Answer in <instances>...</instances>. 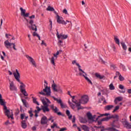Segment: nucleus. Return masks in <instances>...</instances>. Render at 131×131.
<instances>
[{
	"label": "nucleus",
	"instance_id": "1",
	"mask_svg": "<svg viewBox=\"0 0 131 131\" xmlns=\"http://www.w3.org/2000/svg\"><path fill=\"white\" fill-rule=\"evenodd\" d=\"M0 105L4 106V113L8 118H11V119H14L13 117V113L11 112L10 110H8V107L6 106V102L5 100L3 99V96L2 94H0Z\"/></svg>",
	"mask_w": 131,
	"mask_h": 131
},
{
	"label": "nucleus",
	"instance_id": "2",
	"mask_svg": "<svg viewBox=\"0 0 131 131\" xmlns=\"http://www.w3.org/2000/svg\"><path fill=\"white\" fill-rule=\"evenodd\" d=\"M41 101L43 105V106H41V110H42L44 113H46V112H49L50 108H49L48 104H51V103L50 100H49V99L47 98H41Z\"/></svg>",
	"mask_w": 131,
	"mask_h": 131
},
{
	"label": "nucleus",
	"instance_id": "3",
	"mask_svg": "<svg viewBox=\"0 0 131 131\" xmlns=\"http://www.w3.org/2000/svg\"><path fill=\"white\" fill-rule=\"evenodd\" d=\"M115 119L113 122L111 124V127L106 128V130L108 131H119L117 130L116 127H118L116 124H117V122L119 120V116L117 115H115V117L114 118Z\"/></svg>",
	"mask_w": 131,
	"mask_h": 131
},
{
	"label": "nucleus",
	"instance_id": "4",
	"mask_svg": "<svg viewBox=\"0 0 131 131\" xmlns=\"http://www.w3.org/2000/svg\"><path fill=\"white\" fill-rule=\"evenodd\" d=\"M13 75L16 80L18 81V82H19L20 84V91H24V90H25L26 85L24 84V83H23V82L20 81V73H19L18 70H16V73L15 72L13 73Z\"/></svg>",
	"mask_w": 131,
	"mask_h": 131
},
{
	"label": "nucleus",
	"instance_id": "5",
	"mask_svg": "<svg viewBox=\"0 0 131 131\" xmlns=\"http://www.w3.org/2000/svg\"><path fill=\"white\" fill-rule=\"evenodd\" d=\"M44 82L46 84V85L44 84L45 88L43 89V91L39 92V94L42 96H47V97H49V96H51V88L48 87V82H47V81L45 80Z\"/></svg>",
	"mask_w": 131,
	"mask_h": 131
},
{
	"label": "nucleus",
	"instance_id": "6",
	"mask_svg": "<svg viewBox=\"0 0 131 131\" xmlns=\"http://www.w3.org/2000/svg\"><path fill=\"white\" fill-rule=\"evenodd\" d=\"M4 46L6 49H12V46H13V49L15 51H17V49L16 48V45L15 43H11L9 41V40H7L4 42Z\"/></svg>",
	"mask_w": 131,
	"mask_h": 131
},
{
	"label": "nucleus",
	"instance_id": "7",
	"mask_svg": "<svg viewBox=\"0 0 131 131\" xmlns=\"http://www.w3.org/2000/svg\"><path fill=\"white\" fill-rule=\"evenodd\" d=\"M89 102V97L88 95H83L81 96V99L79 100V107H80V104H86Z\"/></svg>",
	"mask_w": 131,
	"mask_h": 131
},
{
	"label": "nucleus",
	"instance_id": "8",
	"mask_svg": "<svg viewBox=\"0 0 131 131\" xmlns=\"http://www.w3.org/2000/svg\"><path fill=\"white\" fill-rule=\"evenodd\" d=\"M56 17L57 23L59 24H63L64 25H66L67 24V23L63 19V17L59 16V15H57Z\"/></svg>",
	"mask_w": 131,
	"mask_h": 131
},
{
	"label": "nucleus",
	"instance_id": "9",
	"mask_svg": "<svg viewBox=\"0 0 131 131\" xmlns=\"http://www.w3.org/2000/svg\"><path fill=\"white\" fill-rule=\"evenodd\" d=\"M50 107L52 109V110L53 111L54 113H56V114H57V115H62V113L58 112L59 111V109L56 106H54V104H52L51 105H50Z\"/></svg>",
	"mask_w": 131,
	"mask_h": 131
},
{
	"label": "nucleus",
	"instance_id": "10",
	"mask_svg": "<svg viewBox=\"0 0 131 131\" xmlns=\"http://www.w3.org/2000/svg\"><path fill=\"white\" fill-rule=\"evenodd\" d=\"M52 88L54 92H60V93H62V89L60 87H58L57 89V84L56 83H54V84H52Z\"/></svg>",
	"mask_w": 131,
	"mask_h": 131
},
{
	"label": "nucleus",
	"instance_id": "11",
	"mask_svg": "<svg viewBox=\"0 0 131 131\" xmlns=\"http://www.w3.org/2000/svg\"><path fill=\"white\" fill-rule=\"evenodd\" d=\"M71 97L72 99V101L73 102V103H74L75 105H76V106L78 107V110H80V109H81V107H79L80 103H78V101L75 99V96H72L71 95Z\"/></svg>",
	"mask_w": 131,
	"mask_h": 131
},
{
	"label": "nucleus",
	"instance_id": "12",
	"mask_svg": "<svg viewBox=\"0 0 131 131\" xmlns=\"http://www.w3.org/2000/svg\"><path fill=\"white\" fill-rule=\"evenodd\" d=\"M57 38L58 39H66L67 37H68V35H63L62 34H59V32H57V33L56 34Z\"/></svg>",
	"mask_w": 131,
	"mask_h": 131
},
{
	"label": "nucleus",
	"instance_id": "13",
	"mask_svg": "<svg viewBox=\"0 0 131 131\" xmlns=\"http://www.w3.org/2000/svg\"><path fill=\"white\" fill-rule=\"evenodd\" d=\"M123 124L124 125L125 127H126V128L129 129L131 128V124L127 121V120L125 119L123 122Z\"/></svg>",
	"mask_w": 131,
	"mask_h": 131
},
{
	"label": "nucleus",
	"instance_id": "14",
	"mask_svg": "<svg viewBox=\"0 0 131 131\" xmlns=\"http://www.w3.org/2000/svg\"><path fill=\"white\" fill-rule=\"evenodd\" d=\"M26 58L30 61L31 63L34 66V67H36V63H35V61H34V59L29 55H27Z\"/></svg>",
	"mask_w": 131,
	"mask_h": 131
},
{
	"label": "nucleus",
	"instance_id": "15",
	"mask_svg": "<svg viewBox=\"0 0 131 131\" xmlns=\"http://www.w3.org/2000/svg\"><path fill=\"white\" fill-rule=\"evenodd\" d=\"M10 84V89L11 91H17V88L14 84V82L10 81L9 83Z\"/></svg>",
	"mask_w": 131,
	"mask_h": 131
},
{
	"label": "nucleus",
	"instance_id": "16",
	"mask_svg": "<svg viewBox=\"0 0 131 131\" xmlns=\"http://www.w3.org/2000/svg\"><path fill=\"white\" fill-rule=\"evenodd\" d=\"M79 75H80V76L82 75V76L84 77L85 79H86V80H87V81L89 82V83H91V84H93V82H92V81H91V80H90V79H89V78L86 77V75H85V74H82V72H81L79 73Z\"/></svg>",
	"mask_w": 131,
	"mask_h": 131
},
{
	"label": "nucleus",
	"instance_id": "17",
	"mask_svg": "<svg viewBox=\"0 0 131 131\" xmlns=\"http://www.w3.org/2000/svg\"><path fill=\"white\" fill-rule=\"evenodd\" d=\"M48 123V119L47 117L43 116L41 119V124H47Z\"/></svg>",
	"mask_w": 131,
	"mask_h": 131
},
{
	"label": "nucleus",
	"instance_id": "18",
	"mask_svg": "<svg viewBox=\"0 0 131 131\" xmlns=\"http://www.w3.org/2000/svg\"><path fill=\"white\" fill-rule=\"evenodd\" d=\"M21 101L23 102V105L26 107V108H29V103L27 102L26 100L21 99Z\"/></svg>",
	"mask_w": 131,
	"mask_h": 131
},
{
	"label": "nucleus",
	"instance_id": "19",
	"mask_svg": "<svg viewBox=\"0 0 131 131\" xmlns=\"http://www.w3.org/2000/svg\"><path fill=\"white\" fill-rule=\"evenodd\" d=\"M28 28L31 30L32 29L33 31H37V28L35 25H32V26H28Z\"/></svg>",
	"mask_w": 131,
	"mask_h": 131
},
{
	"label": "nucleus",
	"instance_id": "20",
	"mask_svg": "<svg viewBox=\"0 0 131 131\" xmlns=\"http://www.w3.org/2000/svg\"><path fill=\"white\" fill-rule=\"evenodd\" d=\"M81 127L84 131H90V127L86 126V125H81Z\"/></svg>",
	"mask_w": 131,
	"mask_h": 131
},
{
	"label": "nucleus",
	"instance_id": "21",
	"mask_svg": "<svg viewBox=\"0 0 131 131\" xmlns=\"http://www.w3.org/2000/svg\"><path fill=\"white\" fill-rule=\"evenodd\" d=\"M99 103H102L103 102V104H106L107 102H106V99H105V97L102 96L98 100Z\"/></svg>",
	"mask_w": 131,
	"mask_h": 131
},
{
	"label": "nucleus",
	"instance_id": "22",
	"mask_svg": "<svg viewBox=\"0 0 131 131\" xmlns=\"http://www.w3.org/2000/svg\"><path fill=\"white\" fill-rule=\"evenodd\" d=\"M121 45L124 51H126V50H127V46H126V45H125V43L124 42H121Z\"/></svg>",
	"mask_w": 131,
	"mask_h": 131
},
{
	"label": "nucleus",
	"instance_id": "23",
	"mask_svg": "<svg viewBox=\"0 0 131 131\" xmlns=\"http://www.w3.org/2000/svg\"><path fill=\"white\" fill-rule=\"evenodd\" d=\"M86 115H87V117H88L89 120L92 121V119H93V115H92L91 112H89L87 113Z\"/></svg>",
	"mask_w": 131,
	"mask_h": 131
},
{
	"label": "nucleus",
	"instance_id": "24",
	"mask_svg": "<svg viewBox=\"0 0 131 131\" xmlns=\"http://www.w3.org/2000/svg\"><path fill=\"white\" fill-rule=\"evenodd\" d=\"M122 100H123V97H118L115 99V104H117V102H116V101H118L119 102H120V101H122Z\"/></svg>",
	"mask_w": 131,
	"mask_h": 131
},
{
	"label": "nucleus",
	"instance_id": "25",
	"mask_svg": "<svg viewBox=\"0 0 131 131\" xmlns=\"http://www.w3.org/2000/svg\"><path fill=\"white\" fill-rule=\"evenodd\" d=\"M76 65L78 66V69H79V71H80L81 72H82V73H83L84 74H85V75H87L85 73V72H84V71H83L82 70V69H81V66H80V65H79V63H76Z\"/></svg>",
	"mask_w": 131,
	"mask_h": 131
},
{
	"label": "nucleus",
	"instance_id": "26",
	"mask_svg": "<svg viewBox=\"0 0 131 131\" xmlns=\"http://www.w3.org/2000/svg\"><path fill=\"white\" fill-rule=\"evenodd\" d=\"M24 118H25V120H27V119H28V116H25V114H21L20 115V119H22V120H23Z\"/></svg>",
	"mask_w": 131,
	"mask_h": 131
},
{
	"label": "nucleus",
	"instance_id": "27",
	"mask_svg": "<svg viewBox=\"0 0 131 131\" xmlns=\"http://www.w3.org/2000/svg\"><path fill=\"white\" fill-rule=\"evenodd\" d=\"M112 108H114V106L112 105H106L105 106V110H107V111H109V110H112Z\"/></svg>",
	"mask_w": 131,
	"mask_h": 131
},
{
	"label": "nucleus",
	"instance_id": "28",
	"mask_svg": "<svg viewBox=\"0 0 131 131\" xmlns=\"http://www.w3.org/2000/svg\"><path fill=\"white\" fill-rule=\"evenodd\" d=\"M66 113L67 115L68 116L69 119H71V118H72V115H70V111H69V110H67L66 111Z\"/></svg>",
	"mask_w": 131,
	"mask_h": 131
},
{
	"label": "nucleus",
	"instance_id": "29",
	"mask_svg": "<svg viewBox=\"0 0 131 131\" xmlns=\"http://www.w3.org/2000/svg\"><path fill=\"white\" fill-rule=\"evenodd\" d=\"M114 40H115L116 43H117V45H118V46L120 45V43H119V39H118L117 36H114Z\"/></svg>",
	"mask_w": 131,
	"mask_h": 131
},
{
	"label": "nucleus",
	"instance_id": "30",
	"mask_svg": "<svg viewBox=\"0 0 131 131\" xmlns=\"http://www.w3.org/2000/svg\"><path fill=\"white\" fill-rule=\"evenodd\" d=\"M25 121H26V120H23L21 122V126L23 128H26V127H27V125L26 124V123H25Z\"/></svg>",
	"mask_w": 131,
	"mask_h": 131
},
{
	"label": "nucleus",
	"instance_id": "31",
	"mask_svg": "<svg viewBox=\"0 0 131 131\" xmlns=\"http://www.w3.org/2000/svg\"><path fill=\"white\" fill-rule=\"evenodd\" d=\"M95 76L96 77H97V78H99V79H103V78H104V76H102L101 75H100L98 73H95Z\"/></svg>",
	"mask_w": 131,
	"mask_h": 131
},
{
	"label": "nucleus",
	"instance_id": "32",
	"mask_svg": "<svg viewBox=\"0 0 131 131\" xmlns=\"http://www.w3.org/2000/svg\"><path fill=\"white\" fill-rule=\"evenodd\" d=\"M108 115H110V114H101L99 116H98L97 118H96V120H98V119H99V118H100V117H103V116H108Z\"/></svg>",
	"mask_w": 131,
	"mask_h": 131
},
{
	"label": "nucleus",
	"instance_id": "33",
	"mask_svg": "<svg viewBox=\"0 0 131 131\" xmlns=\"http://www.w3.org/2000/svg\"><path fill=\"white\" fill-rule=\"evenodd\" d=\"M20 10L21 11V15L24 16V15L26 12V10L25 9H23V8L22 7L20 8Z\"/></svg>",
	"mask_w": 131,
	"mask_h": 131
},
{
	"label": "nucleus",
	"instance_id": "34",
	"mask_svg": "<svg viewBox=\"0 0 131 131\" xmlns=\"http://www.w3.org/2000/svg\"><path fill=\"white\" fill-rule=\"evenodd\" d=\"M53 98L54 99V101H56L58 104H60L62 102V100L61 99H58V98H56L54 97H53Z\"/></svg>",
	"mask_w": 131,
	"mask_h": 131
},
{
	"label": "nucleus",
	"instance_id": "35",
	"mask_svg": "<svg viewBox=\"0 0 131 131\" xmlns=\"http://www.w3.org/2000/svg\"><path fill=\"white\" fill-rule=\"evenodd\" d=\"M47 11H50V12H54V11H55L54 8L51 6H48V7L47 8Z\"/></svg>",
	"mask_w": 131,
	"mask_h": 131
},
{
	"label": "nucleus",
	"instance_id": "36",
	"mask_svg": "<svg viewBox=\"0 0 131 131\" xmlns=\"http://www.w3.org/2000/svg\"><path fill=\"white\" fill-rule=\"evenodd\" d=\"M120 68H122V70L124 71H126V68H125V66L122 63L120 64Z\"/></svg>",
	"mask_w": 131,
	"mask_h": 131
},
{
	"label": "nucleus",
	"instance_id": "37",
	"mask_svg": "<svg viewBox=\"0 0 131 131\" xmlns=\"http://www.w3.org/2000/svg\"><path fill=\"white\" fill-rule=\"evenodd\" d=\"M109 86H110V90H111V91H113L115 90V87H114V85H113V83H111Z\"/></svg>",
	"mask_w": 131,
	"mask_h": 131
},
{
	"label": "nucleus",
	"instance_id": "38",
	"mask_svg": "<svg viewBox=\"0 0 131 131\" xmlns=\"http://www.w3.org/2000/svg\"><path fill=\"white\" fill-rule=\"evenodd\" d=\"M22 94L25 95V97H27L28 96V94H27V92H26V90H24L21 91Z\"/></svg>",
	"mask_w": 131,
	"mask_h": 131
},
{
	"label": "nucleus",
	"instance_id": "39",
	"mask_svg": "<svg viewBox=\"0 0 131 131\" xmlns=\"http://www.w3.org/2000/svg\"><path fill=\"white\" fill-rule=\"evenodd\" d=\"M33 98V102L34 103V104H36V105H38V106H39V103H38V102L36 101V98L32 97Z\"/></svg>",
	"mask_w": 131,
	"mask_h": 131
},
{
	"label": "nucleus",
	"instance_id": "40",
	"mask_svg": "<svg viewBox=\"0 0 131 131\" xmlns=\"http://www.w3.org/2000/svg\"><path fill=\"white\" fill-rule=\"evenodd\" d=\"M110 119L109 117H106L105 118H103L101 120V121H108Z\"/></svg>",
	"mask_w": 131,
	"mask_h": 131
},
{
	"label": "nucleus",
	"instance_id": "41",
	"mask_svg": "<svg viewBox=\"0 0 131 131\" xmlns=\"http://www.w3.org/2000/svg\"><path fill=\"white\" fill-rule=\"evenodd\" d=\"M29 114L30 115V117L33 116V114L32 113V108H30V110L28 112Z\"/></svg>",
	"mask_w": 131,
	"mask_h": 131
},
{
	"label": "nucleus",
	"instance_id": "42",
	"mask_svg": "<svg viewBox=\"0 0 131 131\" xmlns=\"http://www.w3.org/2000/svg\"><path fill=\"white\" fill-rule=\"evenodd\" d=\"M69 104L72 109H74V108H75V105H74V104H73V103H72L70 101H69Z\"/></svg>",
	"mask_w": 131,
	"mask_h": 131
},
{
	"label": "nucleus",
	"instance_id": "43",
	"mask_svg": "<svg viewBox=\"0 0 131 131\" xmlns=\"http://www.w3.org/2000/svg\"><path fill=\"white\" fill-rule=\"evenodd\" d=\"M88 121H86V119H83V118H82L81 120H80V122L81 123H86Z\"/></svg>",
	"mask_w": 131,
	"mask_h": 131
},
{
	"label": "nucleus",
	"instance_id": "44",
	"mask_svg": "<svg viewBox=\"0 0 131 131\" xmlns=\"http://www.w3.org/2000/svg\"><path fill=\"white\" fill-rule=\"evenodd\" d=\"M51 62L53 64V65H55V57H52L51 58Z\"/></svg>",
	"mask_w": 131,
	"mask_h": 131
},
{
	"label": "nucleus",
	"instance_id": "45",
	"mask_svg": "<svg viewBox=\"0 0 131 131\" xmlns=\"http://www.w3.org/2000/svg\"><path fill=\"white\" fill-rule=\"evenodd\" d=\"M60 53H62V50H59V51H57L56 54H54V57H57V56L60 54Z\"/></svg>",
	"mask_w": 131,
	"mask_h": 131
},
{
	"label": "nucleus",
	"instance_id": "46",
	"mask_svg": "<svg viewBox=\"0 0 131 131\" xmlns=\"http://www.w3.org/2000/svg\"><path fill=\"white\" fill-rule=\"evenodd\" d=\"M96 117H97V116L96 115H94L93 116H92V121H97L98 120H97ZM95 119H96V120H95Z\"/></svg>",
	"mask_w": 131,
	"mask_h": 131
},
{
	"label": "nucleus",
	"instance_id": "47",
	"mask_svg": "<svg viewBox=\"0 0 131 131\" xmlns=\"http://www.w3.org/2000/svg\"><path fill=\"white\" fill-rule=\"evenodd\" d=\"M111 69H112V70H114L116 69V68H117L116 67V66L115 65L111 64Z\"/></svg>",
	"mask_w": 131,
	"mask_h": 131
},
{
	"label": "nucleus",
	"instance_id": "48",
	"mask_svg": "<svg viewBox=\"0 0 131 131\" xmlns=\"http://www.w3.org/2000/svg\"><path fill=\"white\" fill-rule=\"evenodd\" d=\"M119 79L120 81H123V80H124V78H123V77H122L121 75H120L119 77Z\"/></svg>",
	"mask_w": 131,
	"mask_h": 131
},
{
	"label": "nucleus",
	"instance_id": "49",
	"mask_svg": "<svg viewBox=\"0 0 131 131\" xmlns=\"http://www.w3.org/2000/svg\"><path fill=\"white\" fill-rule=\"evenodd\" d=\"M119 109V106H116L115 107V109L114 110V111H113V113H114V112H116V111H117V110H118Z\"/></svg>",
	"mask_w": 131,
	"mask_h": 131
},
{
	"label": "nucleus",
	"instance_id": "50",
	"mask_svg": "<svg viewBox=\"0 0 131 131\" xmlns=\"http://www.w3.org/2000/svg\"><path fill=\"white\" fill-rule=\"evenodd\" d=\"M99 62H101V63H102V64H106L107 63L106 62L103 60V59L102 58L100 59Z\"/></svg>",
	"mask_w": 131,
	"mask_h": 131
},
{
	"label": "nucleus",
	"instance_id": "51",
	"mask_svg": "<svg viewBox=\"0 0 131 131\" xmlns=\"http://www.w3.org/2000/svg\"><path fill=\"white\" fill-rule=\"evenodd\" d=\"M61 108H66V105L62 102L60 104Z\"/></svg>",
	"mask_w": 131,
	"mask_h": 131
},
{
	"label": "nucleus",
	"instance_id": "52",
	"mask_svg": "<svg viewBox=\"0 0 131 131\" xmlns=\"http://www.w3.org/2000/svg\"><path fill=\"white\" fill-rule=\"evenodd\" d=\"M119 89H120V90H123V89H124V86H123L122 84H120L119 85Z\"/></svg>",
	"mask_w": 131,
	"mask_h": 131
},
{
	"label": "nucleus",
	"instance_id": "53",
	"mask_svg": "<svg viewBox=\"0 0 131 131\" xmlns=\"http://www.w3.org/2000/svg\"><path fill=\"white\" fill-rule=\"evenodd\" d=\"M33 22H34L33 20H32V19L30 20L29 23V24H30L31 26L33 25Z\"/></svg>",
	"mask_w": 131,
	"mask_h": 131
},
{
	"label": "nucleus",
	"instance_id": "54",
	"mask_svg": "<svg viewBox=\"0 0 131 131\" xmlns=\"http://www.w3.org/2000/svg\"><path fill=\"white\" fill-rule=\"evenodd\" d=\"M63 13L66 14H68V12H67V10L66 9H63Z\"/></svg>",
	"mask_w": 131,
	"mask_h": 131
},
{
	"label": "nucleus",
	"instance_id": "55",
	"mask_svg": "<svg viewBox=\"0 0 131 131\" xmlns=\"http://www.w3.org/2000/svg\"><path fill=\"white\" fill-rule=\"evenodd\" d=\"M5 124L6 125H8V124H11V123L9 121V120H7L5 123Z\"/></svg>",
	"mask_w": 131,
	"mask_h": 131
},
{
	"label": "nucleus",
	"instance_id": "56",
	"mask_svg": "<svg viewBox=\"0 0 131 131\" xmlns=\"http://www.w3.org/2000/svg\"><path fill=\"white\" fill-rule=\"evenodd\" d=\"M33 36H37V35H39L37 34V33L34 32L33 33Z\"/></svg>",
	"mask_w": 131,
	"mask_h": 131
},
{
	"label": "nucleus",
	"instance_id": "57",
	"mask_svg": "<svg viewBox=\"0 0 131 131\" xmlns=\"http://www.w3.org/2000/svg\"><path fill=\"white\" fill-rule=\"evenodd\" d=\"M55 126H57V124L54 123V124L51 126V128H54Z\"/></svg>",
	"mask_w": 131,
	"mask_h": 131
},
{
	"label": "nucleus",
	"instance_id": "58",
	"mask_svg": "<svg viewBox=\"0 0 131 131\" xmlns=\"http://www.w3.org/2000/svg\"><path fill=\"white\" fill-rule=\"evenodd\" d=\"M116 75L117 76H120V73H119V72H116Z\"/></svg>",
	"mask_w": 131,
	"mask_h": 131
},
{
	"label": "nucleus",
	"instance_id": "59",
	"mask_svg": "<svg viewBox=\"0 0 131 131\" xmlns=\"http://www.w3.org/2000/svg\"><path fill=\"white\" fill-rule=\"evenodd\" d=\"M30 19H34L35 18V15H32V16L29 17Z\"/></svg>",
	"mask_w": 131,
	"mask_h": 131
},
{
	"label": "nucleus",
	"instance_id": "60",
	"mask_svg": "<svg viewBox=\"0 0 131 131\" xmlns=\"http://www.w3.org/2000/svg\"><path fill=\"white\" fill-rule=\"evenodd\" d=\"M24 17H28L29 16V13H25L24 15Z\"/></svg>",
	"mask_w": 131,
	"mask_h": 131
},
{
	"label": "nucleus",
	"instance_id": "61",
	"mask_svg": "<svg viewBox=\"0 0 131 131\" xmlns=\"http://www.w3.org/2000/svg\"><path fill=\"white\" fill-rule=\"evenodd\" d=\"M72 64H73V65H74V64H76H76H78V63L76 62V60H74L72 61Z\"/></svg>",
	"mask_w": 131,
	"mask_h": 131
},
{
	"label": "nucleus",
	"instance_id": "62",
	"mask_svg": "<svg viewBox=\"0 0 131 131\" xmlns=\"http://www.w3.org/2000/svg\"><path fill=\"white\" fill-rule=\"evenodd\" d=\"M67 129L66 128H62L60 129L59 131H65Z\"/></svg>",
	"mask_w": 131,
	"mask_h": 131
},
{
	"label": "nucleus",
	"instance_id": "63",
	"mask_svg": "<svg viewBox=\"0 0 131 131\" xmlns=\"http://www.w3.org/2000/svg\"><path fill=\"white\" fill-rule=\"evenodd\" d=\"M72 122L73 123H74V122H75V116H73V119L72 120Z\"/></svg>",
	"mask_w": 131,
	"mask_h": 131
},
{
	"label": "nucleus",
	"instance_id": "64",
	"mask_svg": "<svg viewBox=\"0 0 131 131\" xmlns=\"http://www.w3.org/2000/svg\"><path fill=\"white\" fill-rule=\"evenodd\" d=\"M127 92H128V94H131V89H128L127 90Z\"/></svg>",
	"mask_w": 131,
	"mask_h": 131
}]
</instances>
